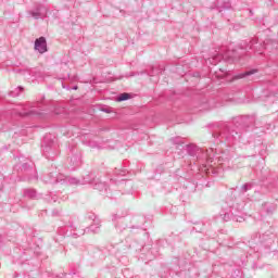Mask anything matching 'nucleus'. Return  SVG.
I'll return each mask as SVG.
<instances>
[{
    "instance_id": "nucleus-1",
    "label": "nucleus",
    "mask_w": 278,
    "mask_h": 278,
    "mask_svg": "<svg viewBox=\"0 0 278 278\" xmlns=\"http://www.w3.org/2000/svg\"><path fill=\"white\" fill-rule=\"evenodd\" d=\"M253 127H262V121L253 115L238 117L232 125L220 123L215 126L213 138L228 144H249V140L244 139V131H253Z\"/></svg>"
},
{
    "instance_id": "nucleus-2",
    "label": "nucleus",
    "mask_w": 278,
    "mask_h": 278,
    "mask_svg": "<svg viewBox=\"0 0 278 278\" xmlns=\"http://www.w3.org/2000/svg\"><path fill=\"white\" fill-rule=\"evenodd\" d=\"M187 153L191 157H195L198 164H202V166H205V164H210L213 161V155H214V149L210 148L208 150H203L197 144L190 143L187 144Z\"/></svg>"
},
{
    "instance_id": "nucleus-3",
    "label": "nucleus",
    "mask_w": 278,
    "mask_h": 278,
    "mask_svg": "<svg viewBox=\"0 0 278 278\" xmlns=\"http://www.w3.org/2000/svg\"><path fill=\"white\" fill-rule=\"evenodd\" d=\"M41 149L47 160H55V157H58L60 153L58 141L55 140V137H53V135H46L43 137Z\"/></svg>"
},
{
    "instance_id": "nucleus-4",
    "label": "nucleus",
    "mask_w": 278,
    "mask_h": 278,
    "mask_svg": "<svg viewBox=\"0 0 278 278\" xmlns=\"http://www.w3.org/2000/svg\"><path fill=\"white\" fill-rule=\"evenodd\" d=\"M89 218L93 219V224L90 227H87L84 229H77L73 226H71V230L68 236H72V238H79V236H84V233H98L99 229L101 227V222L97 219L96 215L89 216Z\"/></svg>"
},
{
    "instance_id": "nucleus-5",
    "label": "nucleus",
    "mask_w": 278,
    "mask_h": 278,
    "mask_svg": "<svg viewBox=\"0 0 278 278\" xmlns=\"http://www.w3.org/2000/svg\"><path fill=\"white\" fill-rule=\"evenodd\" d=\"M230 160V156L227 152H222L220 154H214L213 152V159L211 163H206L207 164V168L205 169L206 175H218V170H220V168H216L214 167V164H225V162H228Z\"/></svg>"
},
{
    "instance_id": "nucleus-6",
    "label": "nucleus",
    "mask_w": 278,
    "mask_h": 278,
    "mask_svg": "<svg viewBox=\"0 0 278 278\" xmlns=\"http://www.w3.org/2000/svg\"><path fill=\"white\" fill-rule=\"evenodd\" d=\"M261 253H270L275 244V233L267 231L260 236Z\"/></svg>"
},
{
    "instance_id": "nucleus-7",
    "label": "nucleus",
    "mask_w": 278,
    "mask_h": 278,
    "mask_svg": "<svg viewBox=\"0 0 278 278\" xmlns=\"http://www.w3.org/2000/svg\"><path fill=\"white\" fill-rule=\"evenodd\" d=\"M81 166V151L75 146L70 147L68 168L70 170H77Z\"/></svg>"
},
{
    "instance_id": "nucleus-8",
    "label": "nucleus",
    "mask_w": 278,
    "mask_h": 278,
    "mask_svg": "<svg viewBox=\"0 0 278 278\" xmlns=\"http://www.w3.org/2000/svg\"><path fill=\"white\" fill-rule=\"evenodd\" d=\"M96 179H97V175H94V173H89L86 176H84L81 180L70 177V178H66L65 181L71 186H86L87 184L89 186H93Z\"/></svg>"
},
{
    "instance_id": "nucleus-9",
    "label": "nucleus",
    "mask_w": 278,
    "mask_h": 278,
    "mask_svg": "<svg viewBox=\"0 0 278 278\" xmlns=\"http://www.w3.org/2000/svg\"><path fill=\"white\" fill-rule=\"evenodd\" d=\"M29 16L38 21V18H47V14H49V9L43 4H36L34 10L28 11Z\"/></svg>"
},
{
    "instance_id": "nucleus-10",
    "label": "nucleus",
    "mask_w": 278,
    "mask_h": 278,
    "mask_svg": "<svg viewBox=\"0 0 278 278\" xmlns=\"http://www.w3.org/2000/svg\"><path fill=\"white\" fill-rule=\"evenodd\" d=\"M35 51H38V53H47V38L39 37L35 40Z\"/></svg>"
},
{
    "instance_id": "nucleus-11",
    "label": "nucleus",
    "mask_w": 278,
    "mask_h": 278,
    "mask_svg": "<svg viewBox=\"0 0 278 278\" xmlns=\"http://www.w3.org/2000/svg\"><path fill=\"white\" fill-rule=\"evenodd\" d=\"M42 180L45 184H59L60 182V174L58 170L51 172L49 175L43 176Z\"/></svg>"
},
{
    "instance_id": "nucleus-12",
    "label": "nucleus",
    "mask_w": 278,
    "mask_h": 278,
    "mask_svg": "<svg viewBox=\"0 0 278 278\" xmlns=\"http://www.w3.org/2000/svg\"><path fill=\"white\" fill-rule=\"evenodd\" d=\"M22 170H24L26 173V175H30L28 177L29 180L31 179H38V173L36 172V169H34L31 167V165H29V163H24L22 165Z\"/></svg>"
},
{
    "instance_id": "nucleus-13",
    "label": "nucleus",
    "mask_w": 278,
    "mask_h": 278,
    "mask_svg": "<svg viewBox=\"0 0 278 278\" xmlns=\"http://www.w3.org/2000/svg\"><path fill=\"white\" fill-rule=\"evenodd\" d=\"M94 190H99V192H108V185L103 181H101V179L97 178L96 181L93 182V185L91 186Z\"/></svg>"
},
{
    "instance_id": "nucleus-14",
    "label": "nucleus",
    "mask_w": 278,
    "mask_h": 278,
    "mask_svg": "<svg viewBox=\"0 0 278 278\" xmlns=\"http://www.w3.org/2000/svg\"><path fill=\"white\" fill-rule=\"evenodd\" d=\"M253 45H257V38H253L252 40L248 41H243L240 43V49L242 51H251V49H253Z\"/></svg>"
},
{
    "instance_id": "nucleus-15",
    "label": "nucleus",
    "mask_w": 278,
    "mask_h": 278,
    "mask_svg": "<svg viewBox=\"0 0 278 278\" xmlns=\"http://www.w3.org/2000/svg\"><path fill=\"white\" fill-rule=\"evenodd\" d=\"M277 210V204L265 202L263 204V212H266L268 215L275 214V211Z\"/></svg>"
},
{
    "instance_id": "nucleus-16",
    "label": "nucleus",
    "mask_w": 278,
    "mask_h": 278,
    "mask_svg": "<svg viewBox=\"0 0 278 278\" xmlns=\"http://www.w3.org/2000/svg\"><path fill=\"white\" fill-rule=\"evenodd\" d=\"M217 8L219 12H223V10H229L231 8V2H229V0H217Z\"/></svg>"
},
{
    "instance_id": "nucleus-17",
    "label": "nucleus",
    "mask_w": 278,
    "mask_h": 278,
    "mask_svg": "<svg viewBox=\"0 0 278 278\" xmlns=\"http://www.w3.org/2000/svg\"><path fill=\"white\" fill-rule=\"evenodd\" d=\"M231 212H236V208H233V206H230V210L228 212L220 213V217L225 223H228V220H232Z\"/></svg>"
},
{
    "instance_id": "nucleus-18",
    "label": "nucleus",
    "mask_w": 278,
    "mask_h": 278,
    "mask_svg": "<svg viewBox=\"0 0 278 278\" xmlns=\"http://www.w3.org/2000/svg\"><path fill=\"white\" fill-rule=\"evenodd\" d=\"M255 73H257V70L245 71L243 73H239L238 75H236L235 79H244L245 77H249L251 75H255Z\"/></svg>"
},
{
    "instance_id": "nucleus-19",
    "label": "nucleus",
    "mask_w": 278,
    "mask_h": 278,
    "mask_svg": "<svg viewBox=\"0 0 278 278\" xmlns=\"http://www.w3.org/2000/svg\"><path fill=\"white\" fill-rule=\"evenodd\" d=\"M23 197L26 199H37L38 194L36 193V189H24Z\"/></svg>"
},
{
    "instance_id": "nucleus-20",
    "label": "nucleus",
    "mask_w": 278,
    "mask_h": 278,
    "mask_svg": "<svg viewBox=\"0 0 278 278\" xmlns=\"http://www.w3.org/2000/svg\"><path fill=\"white\" fill-rule=\"evenodd\" d=\"M227 58L228 60H231V62H238V60H240V55H238L236 50L228 51Z\"/></svg>"
},
{
    "instance_id": "nucleus-21",
    "label": "nucleus",
    "mask_w": 278,
    "mask_h": 278,
    "mask_svg": "<svg viewBox=\"0 0 278 278\" xmlns=\"http://www.w3.org/2000/svg\"><path fill=\"white\" fill-rule=\"evenodd\" d=\"M129 99H131V93L128 92L119 93L116 98L118 102L129 101Z\"/></svg>"
},
{
    "instance_id": "nucleus-22",
    "label": "nucleus",
    "mask_w": 278,
    "mask_h": 278,
    "mask_svg": "<svg viewBox=\"0 0 278 278\" xmlns=\"http://www.w3.org/2000/svg\"><path fill=\"white\" fill-rule=\"evenodd\" d=\"M231 216H232V220H235V223H244V217L238 215V211H231Z\"/></svg>"
},
{
    "instance_id": "nucleus-23",
    "label": "nucleus",
    "mask_w": 278,
    "mask_h": 278,
    "mask_svg": "<svg viewBox=\"0 0 278 278\" xmlns=\"http://www.w3.org/2000/svg\"><path fill=\"white\" fill-rule=\"evenodd\" d=\"M254 186H255V184H253V182H247V184L242 185L240 191L242 192V194H244V192H249V190H252Z\"/></svg>"
},
{
    "instance_id": "nucleus-24",
    "label": "nucleus",
    "mask_w": 278,
    "mask_h": 278,
    "mask_svg": "<svg viewBox=\"0 0 278 278\" xmlns=\"http://www.w3.org/2000/svg\"><path fill=\"white\" fill-rule=\"evenodd\" d=\"M220 60H223V56L220 54H218V55H216V56H214L212 59H208V62H211L214 66H216V64L218 62H220Z\"/></svg>"
},
{
    "instance_id": "nucleus-25",
    "label": "nucleus",
    "mask_w": 278,
    "mask_h": 278,
    "mask_svg": "<svg viewBox=\"0 0 278 278\" xmlns=\"http://www.w3.org/2000/svg\"><path fill=\"white\" fill-rule=\"evenodd\" d=\"M23 92V87H17L15 90L10 92V97H18Z\"/></svg>"
},
{
    "instance_id": "nucleus-26",
    "label": "nucleus",
    "mask_w": 278,
    "mask_h": 278,
    "mask_svg": "<svg viewBox=\"0 0 278 278\" xmlns=\"http://www.w3.org/2000/svg\"><path fill=\"white\" fill-rule=\"evenodd\" d=\"M172 142L176 144L177 147H180V144H184V141L181 140V137H176L172 139Z\"/></svg>"
},
{
    "instance_id": "nucleus-27",
    "label": "nucleus",
    "mask_w": 278,
    "mask_h": 278,
    "mask_svg": "<svg viewBox=\"0 0 278 278\" xmlns=\"http://www.w3.org/2000/svg\"><path fill=\"white\" fill-rule=\"evenodd\" d=\"M31 114H40V112L33 109L26 113H20V115H22V116H31Z\"/></svg>"
},
{
    "instance_id": "nucleus-28",
    "label": "nucleus",
    "mask_w": 278,
    "mask_h": 278,
    "mask_svg": "<svg viewBox=\"0 0 278 278\" xmlns=\"http://www.w3.org/2000/svg\"><path fill=\"white\" fill-rule=\"evenodd\" d=\"M115 175H119L122 177H125V175H127V169L115 168Z\"/></svg>"
},
{
    "instance_id": "nucleus-29",
    "label": "nucleus",
    "mask_w": 278,
    "mask_h": 278,
    "mask_svg": "<svg viewBox=\"0 0 278 278\" xmlns=\"http://www.w3.org/2000/svg\"><path fill=\"white\" fill-rule=\"evenodd\" d=\"M31 108H38L40 110H45V105L42 103H40V102L34 103V105Z\"/></svg>"
},
{
    "instance_id": "nucleus-30",
    "label": "nucleus",
    "mask_w": 278,
    "mask_h": 278,
    "mask_svg": "<svg viewBox=\"0 0 278 278\" xmlns=\"http://www.w3.org/2000/svg\"><path fill=\"white\" fill-rule=\"evenodd\" d=\"M160 73V70H152V73H149V75L151 77H153L154 75H157Z\"/></svg>"
},
{
    "instance_id": "nucleus-31",
    "label": "nucleus",
    "mask_w": 278,
    "mask_h": 278,
    "mask_svg": "<svg viewBox=\"0 0 278 278\" xmlns=\"http://www.w3.org/2000/svg\"><path fill=\"white\" fill-rule=\"evenodd\" d=\"M116 218H118V215L113 216V220H116Z\"/></svg>"
},
{
    "instance_id": "nucleus-32",
    "label": "nucleus",
    "mask_w": 278,
    "mask_h": 278,
    "mask_svg": "<svg viewBox=\"0 0 278 278\" xmlns=\"http://www.w3.org/2000/svg\"><path fill=\"white\" fill-rule=\"evenodd\" d=\"M77 88H78L77 86H74V87L72 88V90H77Z\"/></svg>"
},
{
    "instance_id": "nucleus-33",
    "label": "nucleus",
    "mask_w": 278,
    "mask_h": 278,
    "mask_svg": "<svg viewBox=\"0 0 278 278\" xmlns=\"http://www.w3.org/2000/svg\"><path fill=\"white\" fill-rule=\"evenodd\" d=\"M275 186H276V187L278 186V177L276 178V184H275Z\"/></svg>"
},
{
    "instance_id": "nucleus-34",
    "label": "nucleus",
    "mask_w": 278,
    "mask_h": 278,
    "mask_svg": "<svg viewBox=\"0 0 278 278\" xmlns=\"http://www.w3.org/2000/svg\"><path fill=\"white\" fill-rule=\"evenodd\" d=\"M29 75H34V71L33 70H30Z\"/></svg>"
},
{
    "instance_id": "nucleus-35",
    "label": "nucleus",
    "mask_w": 278,
    "mask_h": 278,
    "mask_svg": "<svg viewBox=\"0 0 278 278\" xmlns=\"http://www.w3.org/2000/svg\"><path fill=\"white\" fill-rule=\"evenodd\" d=\"M63 88H66L67 90H71V88L66 87V86H63Z\"/></svg>"
},
{
    "instance_id": "nucleus-36",
    "label": "nucleus",
    "mask_w": 278,
    "mask_h": 278,
    "mask_svg": "<svg viewBox=\"0 0 278 278\" xmlns=\"http://www.w3.org/2000/svg\"><path fill=\"white\" fill-rule=\"evenodd\" d=\"M55 112V114H60V112H58V111H54Z\"/></svg>"
}]
</instances>
